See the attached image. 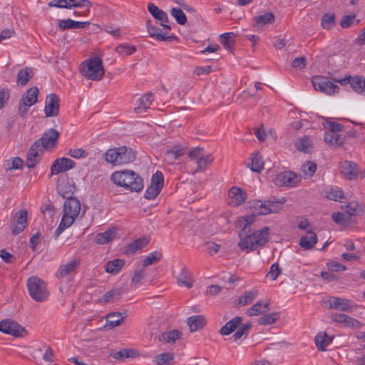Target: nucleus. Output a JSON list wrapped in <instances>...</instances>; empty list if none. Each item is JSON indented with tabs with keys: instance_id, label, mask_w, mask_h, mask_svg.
Returning a JSON list of instances; mask_svg holds the SVG:
<instances>
[{
	"instance_id": "32",
	"label": "nucleus",
	"mask_w": 365,
	"mask_h": 365,
	"mask_svg": "<svg viewBox=\"0 0 365 365\" xmlns=\"http://www.w3.org/2000/svg\"><path fill=\"white\" fill-rule=\"evenodd\" d=\"M317 242V237L314 232L309 231L305 236L301 237L299 245L305 249H312Z\"/></svg>"
},
{
	"instance_id": "19",
	"label": "nucleus",
	"mask_w": 365,
	"mask_h": 365,
	"mask_svg": "<svg viewBox=\"0 0 365 365\" xmlns=\"http://www.w3.org/2000/svg\"><path fill=\"white\" fill-rule=\"evenodd\" d=\"M27 224V211L21 210L18 211L14 217V225L11 230L14 235H18L21 232Z\"/></svg>"
},
{
	"instance_id": "25",
	"label": "nucleus",
	"mask_w": 365,
	"mask_h": 365,
	"mask_svg": "<svg viewBox=\"0 0 365 365\" xmlns=\"http://www.w3.org/2000/svg\"><path fill=\"white\" fill-rule=\"evenodd\" d=\"M153 101L154 96L153 93H148L143 95L138 100L136 106L135 107V111L138 113L145 112L148 108H150V106Z\"/></svg>"
},
{
	"instance_id": "48",
	"label": "nucleus",
	"mask_w": 365,
	"mask_h": 365,
	"mask_svg": "<svg viewBox=\"0 0 365 365\" xmlns=\"http://www.w3.org/2000/svg\"><path fill=\"white\" fill-rule=\"evenodd\" d=\"M258 292L257 290H251L245 293L243 296L240 297L239 304L242 306L251 304L253 300L257 297Z\"/></svg>"
},
{
	"instance_id": "1",
	"label": "nucleus",
	"mask_w": 365,
	"mask_h": 365,
	"mask_svg": "<svg viewBox=\"0 0 365 365\" xmlns=\"http://www.w3.org/2000/svg\"><path fill=\"white\" fill-rule=\"evenodd\" d=\"M255 221V215H246L240 220L241 225L244 223L243 227L239 234L240 241L238 245L241 250H255L258 246L263 245L268 240V227H264L262 230L252 232L250 226Z\"/></svg>"
},
{
	"instance_id": "59",
	"label": "nucleus",
	"mask_w": 365,
	"mask_h": 365,
	"mask_svg": "<svg viewBox=\"0 0 365 365\" xmlns=\"http://www.w3.org/2000/svg\"><path fill=\"white\" fill-rule=\"evenodd\" d=\"M307 65V59L304 56L295 58L292 63V66L294 68L298 70H302Z\"/></svg>"
},
{
	"instance_id": "21",
	"label": "nucleus",
	"mask_w": 365,
	"mask_h": 365,
	"mask_svg": "<svg viewBox=\"0 0 365 365\" xmlns=\"http://www.w3.org/2000/svg\"><path fill=\"white\" fill-rule=\"evenodd\" d=\"M146 28L149 35L158 41H170L175 39V36H169L167 33H163L162 29L152 24L151 20H147Z\"/></svg>"
},
{
	"instance_id": "46",
	"label": "nucleus",
	"mask_w": 365,
	"mask_h": 365,
	"mask_svg": "<svg viewBox=\"0 0 365 365\" xmlns=\"http://www.w3.org/2000/svg\"><path fill=\"white\" fill-rule=\"evenodd\" d=\"M295 146L299 151H302L304 153H309V147L311 146L309 138L308 136H305L301 138H298L296 140Z\"/></svg>"
},
{
	"instance_id": "60",
	"label": "nucleus",
	"mask_w": 365,
	"mask_h": 365,
	"mask_svg": "<svg viewBox=\"0 0 365 365\" xmlns=\"http://www.w3.org/2000/svg\"><path fill=\"white\" fill-rule=\"evenodd\" d=\"M251 325L249 324H243L232 336L235 341L239 340L247 331L250 329Z\"/></svg>"
},
{
	"instance_id": "22",
	"label": "nucleus",
	"mask_w": 365,
	"mask_h": 365,
	"mask_svg": "<svg viewBox=\"0 0 365 365\" xmlns=\"http://www.w3.org/2000/svg\"><path fill=\"white\" fill-rule=\"evenodd\" d=\"M148 10L155 19H156L159 21H161L162 22H168V17L167 14L164 11L160 9L154 4L149 3L148 4ZM160 25L165 30L170 31L171 29V27L168 24H165L164 23H162Z\"/></svg>"
},
{
	"instance_id": "31",
	"label": "nucleus",
	"mask_w": 365,
	"mask_h": 365,
	"mask_svg": "<svg viewBox=\"0 0 365 365\" xmlns=\"http://www.w3.org/2000/svg\"><path fill=\"white\" fill-rule=\"evenodd\" d=\"M205 324L206 319L202 315L192 316L187 319V324L189 325L190 330L192 332L202 328Z\"/></svg>"
},
{
	"instance_id": "56",
	"label": "nucleus",
	"mask_w": 365,
	"mask_h": 365,
	"mask_svg": "<svg viewBox=\"0 0 365 365\" xmlns=\"http://www.w3.org/2000/svg\"><path fill=\"white\" fill-rule=\"evenodd\" d=\"M361 211V207L356 202H349L346 205V212L350 216L358 215Z\"/></svg>"
},
{
	"instance_id": "15",
	"label": "nucleus",
	"mask_w": 365,
	"mask_h": 365,
	"mask_svg": "<svg viewBox=\"0 0 365 365\" xmlns=\"http://www.w3.org/2000/svg\"><path fill=\"white\" fill-rule=\"evenodd\" d=\"M326 304L330 309L343 312H350L354 307L351 301L336 297H330L326 301Z\"/></svg>"
},
{
	"instance_id": "62",
	"label": "nucleus",
	"mask_w": 365,
	"mask_h": 365,
	"mask_svg": "<svg viewBox=\"0 0 365 365\" xmlns=\"http://www.w3.org/2000/svg\"><path fill=\"white\" fill-rule=\"evenodd\" d=\"M346 317L349 319H345V320L343 322V324L347 327H352V328H359L361 325V323L356 319H354L348 315H346Z\"/></svg>"
},
{
	"instance_id": "10",
	"label": "nucleus",
	"mask_w": 365,
	"mask_h": 365,
	"mask_svg": "<svg viewBox=\"0 0 365 365\" xmlns=\"http://www.w3.org/2000/svg\"><path fill=\"white\" fill-rule=\"evenodd\" d=\"M0 331L16 337H24L27 334L24 327L10 319L0 322Z\"/></svg>"
},
{
	"instance_id": "61",
	"label": "nucleus",
	"mask_w": 365,
	"mask_h": 365,
	"mask_svg": "<svg viewBox=\"0 0 365 365\" xmlns=\"http://www.w3.org/2000/svg\"><path fill=\"white\" fill-rule=\"evenodd\" d=\"M73 20L68 19L65 20L58 21V29L60 31H63L66 29H73Z\"/></svg>"
},
{
	"instance_id": "27",
	"label": "nucleus",
	"mask_w": 365,
	"mask_h": 365,
	"mask_svg": "<svg viewBox=\"0 0 365 365\" xmlns=\"http://www.w3.org/2000/svg\"><path fill=\"white\" fill-rule=\"evenodd\" d=\"M184 153V148L179 145H175L171 147L170 149L168 150L165 152L164 158L166 162H168L170 164H173Z\"/></svg>"
},
{
	"instance_id": "17",
	"label": "nucleus",
	"mask_w": 365,
	"mask_h": 365,
	"mask_svg": "<svg viewBox=\"0 0 365 365\" xmlns=\"http://www.w3.org/2000/svg\"><path fill=\"white\" fill-rule=\"evenodd\" d=\"M228 197L230 198L229 205L237 207L245 202L247 195L242 188L233 186L228 191Z\"/></svg>"
},
{
	"instance_id": "3",
	"label": "nucleus",
	"mask_w": 365,
	"mask_h": 365,
	"mask_svg": "<svg viewBox=\"0 0 365 365\" xmlns=\"http://www.w3.org/2000/svg\"><path fill=\"white\" fill-rule=\"evenodd\" d=\"M110 178L114 184L124 187L131 192H140L144 187L143 179L131 170L115 171L111 175Z\"/></svg>"
},
{
	"instance_id": "33",
	"label": "nucleus",
	"mask_w": 365,
	"mask_h": 365,
	"mask_svg": "<svg viewBox=\"0 0 365 365\" xmlns=\"http://www.w3.org/2000/svg\"><path fill=\"white\" fill-rule=\"evenodd\" d=\"M242 319L240 317H236L227 322L220 329L222 335H229L232 333L237 327L242 323Z\"/></svg>"
},
{
	"instance_id": "24",
	"label": "nucleus",
	"mask_w": 365,
	"mask_h": 365,
	"mask_svg": "<svg viewBox=\"0 0 365 365\" xmlns=\"http://www.w3.org/2000/svg\"><path fill=\"white\" fill-rule=\"evenodd\" d=\"M80 265V261L78 259H74L66 264L61 265L56 272V277L58 279L63 278L73 273Z\"/></svg>"
},
{
	"instance_id": "7",
	"label": "nucleus",
	"mask_w": 365,
	"mask_h": 365,
	"mask_svg": "<svg viewBox=\"0 0 365 365\" xmlns=\"http://www.w3.org/2000/svg\"><path fill=\"white\" fill-rule=\"evenodd\" d=\"M39 91L36 86L30 88L26 93L22 96L18 108V113L20 116L24 118L33 105L37 101Z\"/></svg>"
},
{
	"instance_id": "14",
	"label": "nucleus",
	"mask_w": 365,
	"mask_h": 365,
	"mask_svg": "<svg viewBox=\"0 0 365 365\" xmlns=\"http://www.w3.org/2000/svg\"><path fill=\"white\" fill-rule=\"evenodd\" d=\"M274 21V14L271 12H266L262 14L254 16L252 20L251 26L255 31H264L269 25Z\"/></svg>"
},
{
	"instance_id": "49",
	"label": "nucleus",
	"mask_w": 365,
	"mask_h": 365,
	"mask_svg": "<svg viewBox=\"0 0 365 365\" xmlns=\"http://www.w3.org/2000/svg\"><path fill=\"white\" fill-rule=\"evenodd\" d=\"M24 161L19 157L9 160L5 164V170L6 172L11 170L21 169L23 168Z\"/></svg>"
},
{
	"instance_id": "4",
	"label": "nucleus",
	"mask_w": 365,
	"mask_h": 365,
	"mask_svg": "<svg viewBox=\"0 0 365 365\" xmlns=\"http://www.w3.org/2000/svg\"><path fill=\"white\" fill-rule=\"evenodd\" d=\"M135 159V153L130 148L121 146L108 149L104 154V160L113 165H121L132 163Z\"/></svg>"
},
{
	"instance_id": "5",
	"label": "nucleus",
	"mask_w": 365,
	"mask_h": 365,
	"mask_svg": "<svg viewBox=\"0 0 365 365\" xmlns=\"http://www.w3.org/2000/svg\"><path fill=\"white\" fill-rule=\"evenodd\" d=\"M28 291L31 297L37 302L46 301L49 292L44 281L36 276H33L27 279Z\"/></svg>"
},
{
	"instance_id": "29",
	"label": "nucleus",
	"mask_w": 365,
	"mask_h": 365,
	"mask_svg": "<svg viewBox=\"0 0 365 365\" xmlns=\"http://www.w3.org/2000/svg\"><path fill=\"white\" fill-rule=\"evenodd\" d=\"M356 165L354 163L345 161L341 166V173L348 179L352 180L357 177Z\"/></svg>"
},
{
	"instance_id": "23",
	"label": "nucleus",
	"mask_w": 365,
	"mask_h": 365,
	"mask_svg": "<svg viewBox=\"0 0 365 365\" xmlns=\"http://www.w3.org/2000/svg\"><path fill=\"white\" fill-rule=\"evenodd\" d=\"M324 138L326 143L336 147H342L345 140L344 135L329 130L324 133Z\"/></svg>"
},
{
	"instance_id": "11",
	"label": "nucleus",
	"mask_w": 365,
	"mask_h": 365,
	"mask_svg": "<svg viewBox=\"0 0 365 365\" xmlns=\"http://www.w3.org/2000/svg\"><path fill=\"white\" fill-rule=\"evenodd\" d=\"M302 180V176L292 171L280 173L275 178V185L289 187H296Z\"/></svg>"
},
{
	"instance_id": "45",
	"label": "nucleus",
	"mask_w": 365,
	"mask_h": 365,
	"mask_svg": "<svg viewBox=\"0 0 365 365\" xmlns=\"http://www.w3.org/2000/svg\"><path fill=\"white\" fill-rule=\"evenodd\" d=\"M235 37L232 32L224 33L220 36V42L226 49H231L234 46Z\"/></svg>"
},
{
	"instance_id": "9",
	"label": "nucleus",
	"mask_w": 365,
	"mask_h": 365,
	"mask_svg": "<svg viewBox=\"0 0 365 365\" xmlns=\"http://www.w3.org/2000/svg\"><path fill=\"white\" fill-rule=\"evenodd\" d=\"M312 85L316 91L325 94L331 95L338 92L339 86L322 76H315L312 79Z\"/></svg>"
},
{
	"instance_id": "30",
	"label": "nucleus",
	"mask_w": 365,
	"mask_h": 365,
	"mask_svg": "<svg viewBox=\"0 0 365 365\" xmlns=\"http://www.w3.org/2000/svg\"><path fill=\"white\" fill-rule=\"evenodd\" d=\"M125 318L120 312H111L106 316V327L112 329L117 326H119Z\"/></svg>"
},
{
	"instance_id": "58",
	"label": "nucleus",
	"mask_w": 365,
	"mask_h": 365,
	"mask_svg": "<svg viewBox=\"0 0 365 365\" xmlns=\"http://www.w3.org/2000/svg\"><path fill=\"white\" fill-rule=\"evenodd\" d=\"M160 190L157 187L150 185L144 193V197L148 200L155 198L160 193Z\"/></svg>"
},
{
	"instance_id": "26",
	"label": "nucleus",
	"mask_w": 365,
	"mask_h": 365,
	"mask_svg": "<svg viewBox=\"0 0 365 365\" xmlns=\"http://www.w3.org/2000/svg\"><path fill=\"white\" fill-rule=\"evenodd\" d=\"M116 235V229L110 228L104 232H100L96 235L94 242L98 245H104L112 241Z\"/></svg>"
},
{
	"instance_id": "20",
	"label": "nucleus",
	"mask_w": 365,
	"mask_h": 365,
	"mask_svg": "<svg viewBox=\"0 0 365 365\" xmlns=\"http://www.w3.org/2000/svg\"><path fill=\"white\" fill-rule=\"evenodd\" d=\"M273 205L274 202L270 200L255 202L251 206L253 211L252 215H255L256 218L257 215H265L269 214L272 211Z\"/></svg>"
},
{
	"instance_id": "38",
	"label": "nucleus",
	"mask_w": 365,
	"mask_h": 365,
	"mask_svg": "<svg viewBox=\"0 0 365 365\" xmlns=\"http://www.w3.org/2000/svg\"><path fill=\"white\" fill-rule=\"evenodd\" d=\"M268 307L269 303H262L261 302H258L250 307L247 310L246 314L250 317L257 316L259 314L266 313L269 310Z\"/></svg>"
},
{
	"instance_id": "51",
	"label": "nucleus",
	"mask_w": 365,
	"mask_h": 365,
	"mask_svg": "<svg viewBox=\"0 0 365 365\" xmlns=\"http://www.w3.org/2000/svg\"><path fill=\"white\" fill-rule=\"evenodd\" d=\"M250 169L256 173H260L264 169V162L261 155L255 154L252 157Z\"/></svg>"
},
{
	"instance_id": "13",
	"label": "nucleus",
	"mask_w": 365,
	"mask_h": 365,
	"mask_svg": "<svg viewBox=\"0 0 365 365\" xmlns=\"http://www.w3.org/2000/svg\"><path fill=\"white\" fill-rule=\"evenodd\" d=\"M48 6L68 9L77 7L88 9L91 6V2L88 0H54L48 3Z\"/></svg>"
},
{
	"instance_id": "35",
	"label": "nucleus",
	"mask_w": 365,
	"mask_h": 365,
	"mask_svg": "<svg viewBox=\"0 0 365 365\" xmlns=\"http://www.w3.org/2000/svg\"><path fill=\"white\" fill-rule=\"evenodd\" d=\"M33 75V71L30 68L26 67L21 69L17 74L16 84L21 86H25L32 78Z\"/></svg>"
},
{
	"instance_id": "2",
	"label": "nucleus",
	"mask_w": 365,
	"mask_h": 365,
	"mask_svg": "<svg viewBox=\"0 0 365 365\" xmlns=\"http://www.w3.org/2000/svg\"><path fill=\"white\" fill-rule=\"evenodd\" d=\"M70 188L69 191H64L63 187L58 188V192L61 196L66 199L63 204V215L61 222L56 230H55V238L58 236L67 228L72 225L75 219L78 216L81 210V202L72 195L75 190V187L73 185H68Z\"/></svg>"
},
{
	"instance_id": "40",
	"label": "nucleus",
	"mask_w": 365,
	"mask_h": 365,
	"mask_svg": "<svg viewBox=\"0 0 365 365\" xmlns=\"http://www.w3.org/2000/svg\"><path fill=\"white\" fill-rule=\"evenodd\" d=\"M349 84L351 88L358 93H363L365 88V78L355 76L349 79Z\"/></svg>"
},
{
	"instance_id": "18",
	"label": "nucleus",
	"mask_w": 365,
	"mask_h": 365,
	"mask_svg": "<svg viewBox=\"0 0 365 365\" xmlns=\"http://www.w3.org/2000/svg\"><path fill=\"white\" fill-rule=\"evenodd\" d=\"M75 162L68 158L56 159L51 168L52 175L66 172L75 167Z\"/></svg>"
},
{
	"instance_id": "44",
	"label": "nucleus",
	"mask_w": 365,
	"mask_h": 365,
	"mask_svg": "<svg viewBox=\"0 0 365 365\" xmlns=\"http://www.w3.org/2000/svg\"><path fill=\"white\" fill-rule=\"evenodd\" d=\"M181 332L178 330H172L163 333L159 336V340L167 343H175V341L180 338Z\"/></svg>"
},
{
	"instance_id": "6",
	"label": "nucleus",
	"mask_w": 365,
	"mask_h": 365,
	"mask_svg": "<svg viewBox=\"0 0 365 365\" xmlns=\"http://www.w3.org/2000/svg\"><path fill=\"white\" fill-rule=\"evenodd\" d=\"M82 75L93 81H98L102 78L104 75V69L102 61L98 58H91L82 64Z\"/></svg>"
},
{
	"instance_id": "36",
	"label": "nucleus",
	"mask_w": 365,
	"mask_h": 365,
	"mask_svg": "<svg viewBox=\"0 0 365 365\" xmlns=\"http://www.w3.org/2000/svg\"><path fill=\"white\" fill-rule=\"evenodd\" d=\"M123 293L122 287H116L106 292L101 298V302L104 303L114 302L118 299Z\"/></svg>"
},
{
	"instance_id": "8",
	"label": "nucleus",
	"mask_w": 365,
	"mask_h": 365,
	"mask_svg": "<svg viewBox=\"0 0 365 365\" xmlns=\"http://www.w3.org/2000/svg\"><path fill=\"white\" fill-rule=\"evenodd\" d=\"M190 159L195 161L198 171H204L208 165L213 162V157L211 154L205 155L202 148L196 147L192 148L188 153Z\"/></svg>"
},
{
	"instance_id": "12",
	"label": "nucleus",
	"mask_w": 365,
	"mask_h": 365,
	"mask_svg": "<svg viewBox=\"0 0 365 365\" xmlns=\"http://www.w3.org/2000/svg\"><path fill=\"white\" fill-rule=\"evenodd\" d=\"M59 137V133L53 128L49 129L43 136L35 141V146L39 145L41 149L48 150L56 146Z\"/></svg>"
},
{
	"instance_id": "34",
	"label": "nucleus",
	"mask_w": 365,
	"mask_h": 365,
	"mask_svg": "<svg viewBox=\"0 0 365 365\" xmlns=\"http://www.w3.org/2000/svg\"><path fill=\"white\" fill-rule=\"evenodd\" d=\"M332 341V338L329 337L326 332H319L315 337V344L318 350L325 351Z\"/></svg>"
},
{
	"instance_id": "64",
	"label": "nucleus",
	"mask_w": 365,
	"mask_h": 365,
	"mask_svg": "<svg viewBox=\"0 0 365 365\" xmlns=\"http://www.w3.org/2000/svg\"><path fill=\"white\" fill-rule=\"evenodd\" d=\"M329 271L333 272H342L346 269V267L336 262H331L327 264Z\"/></svg>"
},
{
	"instance_id": "57",
	"label": "nucleus",
	"mask_w": 365,
	"mask_h": 365,
	"mask_svg": "<svg viewBox=\"0 0 365 365\" xmlns=\"http://www.w3.org/2000/svg\"><path fill=\"white\" fill-rule=\"evenodd\" d=\"M302 170L306 175L312 177L317 170V165L313 162L309 161L302 165Z\"/></svg>"
},
{
	"instance_id": "55",
	"label": "nucleus",
	"mask_w": 365,
	"mask_h": 365,
	"mask_svg": "<svg viewBox=\"0 0 365 365\" xmlns=\"http://www.w3.org/2000/svg\"><path fill=\"white\" fill-rule=\"evenodd\" d=\"M171 15L175 19L176 21L180 24L184 25L187 21V17L182 9L179 8H173L171 10Z\"/></svg>"
},
{
	"instance_id": "42",
	"label": "nucleus",
	"mask_w": 365,
	"mask_h": 365,
	"mask_svg": "<svg viewBox=\"0 0 365 365\" xmlns=\"http://www.w3.org/2000/svg\"><path fill=\"white\" fill-rule=\"evenodd\" d=\"M124 264V260L120 259H116L110 262H108L105 266V270L108 273L116 274L118 273Z\"/></svg>"
},
{
	"instance_id": "54",
	"label": "nucleus",
	"mask_w": 365,
	"mask_h": 365,
	"mask_svg": "<svg viewBox=\"0 0 365 365\" xmlns=\"http://www.w3.org/2000/svg\"><path fill=\"white\" fill-rule=\"evenodd\" d=\"M115 51L123 56H128L135 52L136 48L134 46L121 44L117 46Z\"/></svg>"
},
{
	"instance_id": "39",
	"label": "nucleus",
	"mask_w": 365,
	"mask_h": 365,
	"mask_svg": "<svg viewBox=\"0 0 365 365\" xmlns=\"http://www.w3.org/2000/svg\"><path fill=\"white\" fill-rule=\"evenodd\" d=\"M148 244V240L146 238H139L126 247V252L128 254H134L137 251L144 248Z\"/></svg>"
},
{
	"instance_id": "53",
	"label": "nucleus",
	"mask_w": 365,
	"mask_h": 365,
	"mask_svg": "<svg viewBox=\"0 0 365 365\" xmlns=\"http://www.w3.org/2000/svg\"><path fill=\"white\" fill-rule=\"evenodd\" d=\"M164 183V177L161 172L157 171L155 173H154L151 178V183L150 185L157 187L160 190L163 187Z\"/></svg>"
},
{
	"instance_id": "47",
	"label": "nucleus",
	"mask_w": 365,
	"mask_h": 365,
	"mask_svg": "<svg viewBox=\"0 0 365 365\" xmlns=\"http://www.w3.org/2000/svg\"><path fill=\"white\" fill-rule=\"evenodd\" d=\"M325 195L328 199L334 201L341 202L346 198L344 192L339 189L331 188L325 192Z\"/></svg>"
},
{
	"instance_id": "50",
	"label": "nucleus",
	"mask_w": 365,
	"mask_h": 365,
	"mask_svg": "<svg viewBox=\"0 0 365 365\" xmlns=\"http://www.w3.org/2000/svg\"><path fill=\"white\" fill-rule=\"evenodd\" d=\"M335 24V15L332 13H326L323 15L321 25L324 29H331Z\"/></svg>"
},
{
	"instance_id": "41",
	"label": "nucleus",
	"mask_w": 365,
	"mask_h": 365,
	"mask_svg": "<svg viewBox=\"0 0 365 365\" xmlns=\"http://www.w3.org/2000/svg\"><path fill=\"white\" fill-rule=\"evenodd\" d=\"M174 361V355L170 352L161 353L154 357L153 362L156 365L171 364Z\"/></svg>"
},
{
	"instance_id": "16",
	"label": "nucleus",
	"mask_w": 365,
	"mask_h": 365,
	"mask_svg": "<svg viewBox=\"0 0 365 365\" xmlns=\"http://www.w3.org/2000/svg\"><path fill=\"white\" fill-rule=\"evenodd\" d=\"M44 112L46 117H54L59 112V98L56 94L51 93L46 96Z\"/></svg>"
},
{
	"instance_id": "28",
	"label": "nucleus",
	"mask_w": 365,
	"mask_h": 365,
	"mask_svg": "<svg viewBox=\"0 0 365 365\" xmlns=\"http://www.w3.org/2000/svg\"><path fill=\"white\" fill-rule=\"evenodd\" d=\"M178 284L180 286H185L191 288L193 285V280L186 266H183L177 277Z\"/></svg>"
},
{
	"instance_id": "52",
	"label": "nucleus",
	"mask_w": 365,
	"mask_h": 365,
	"mask_svg": "<svg viewBox=\"0 0 365 365\" xmlns=\"http://www.w3.org/2000/svg\"><path fill=\"white\" fill-rule=\"evenodd\" d=\"M162 258V254L159 252L150 253L143 260V267H146L149 265L159 262Z\"/></svg>"
},
{
	"instance_id": "63",
	"label": "nucleus",
	"mask_w": 365,
	"mask_h": 365,
	"mask_svg": "<svg viewBox=\"0 0 365 365\" xmlns=\"http://www.w3.org/2000/svg\"><path fill=\"white\" fill-rule=\"evenodd\" d=\"M68 155L74 158H81L86 156V151L81 148H71L68 151Z\"/></svg>"
},
{
	"instance_id": "43",
	"label": "nucleus",
	"mask_w": 365,
	"mask_h": 365,
	"mask_svg": "<svg viewBox=\"0 0 365 365\" xmlns=\"http://www.w3.org/2000/svg\"><path fill=\"white\" fill-rule=\"evenodd\" d=\"M135 355L136 354L135 350L124 349L110 354V357L115 360L123 361L127 358L135 357Z\"/></svg>"
},
{
	"instance_id": "37",
	"label": "nucleus",
	"mask_w": 365,
	"mask_h": 365,
	"mask_svg": "<svg viewBox=\"0 0 365 365\" xmlns=\"http://www.w3.org/2000/svg\"><path fill=\"white\" fill-rule=\"evenodd\" d=\"M43 150L41 149L39 145L35 146V142L30 148L26 159V165L29 168H33L37 163L36 158L38 155L39 152H42Z\"/></svg>"
}]
</instances>
